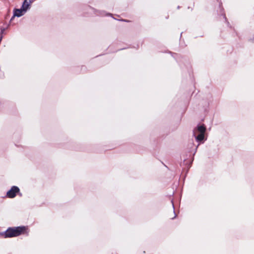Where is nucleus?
I'll return each instance as SVG.
<instances>
[{
    "label": "nucleus",
    "mask_w": 254,
    "mask_h": 254,
    "mask_svg": "<svg viewBox=\"0 0 254 254\" xmlns=\"http://www.w3.org/2000/svg\"><path fill=\"white\" fill-rule=\"evenodd\" d=\"M26 227H18L15 228H8L2 235L4 238H11L18 236L24 233Z\"/></svg>",
    "instance_id": "1"
},
{
    "label": "nucleus",
    "mask_w": 254,
    "mask_h": 254,
    "mask_svg": "<svg viewBox=\"0 0 254 254\" xmlns=\"http://www.w3.org/2000/svg\"><path fill=\"white\" fill-rule=\"evenodd\" d=\"M19 191V189L16 186H13L11 189L7 191V196L9 198H13L16 196V193Z\"/></svg>",
    "instance_id": "2"
},
{
    "label": "nucleus",
    "mask_w": 254,
    "mask_h": 254,
    "mask_svg": "<svg viewBox=\"0 0 254 254\" xmlns=\"http://www.w3.org/2000/svg\"><path fill=\"white\" fill-rule=\"evenodd\" d=\"M26 11L27 10L25 9L24 8H23L22 6L20 9H15L14 10L13 17H20L23 15L26 12Z\"/></svg>",
    "instance_id": "3"
},
{
    "label": "nucleus",
    "mask_w": 254,
    "mask_h": 254,
    "mask_svg": "<svg viewBox=\"0 0 254 254\" xmlns=\"http://www.w3.org/2000/svg\"><path fill=\"white\" fill-rule=\"evenodd\" d=\"M206 130V128L204 125L198 126L197 129L194 130L193 134L194 135L196 134V131L199 132L200 133H204Z\"/></svg>",
    "instance_id": "4"
},
{
    "label": "nucleus",
    "mask_w": 254,
    "mask_h": 254,
    "mask_svg": "<svg viewBox=\"0 0 254 254\" xmlns=\"http://www.w3.org/2000/svg\"><path fill=\"white\" fill-rule=\"evenodd\" d=\"M32 2L33 0H25L22 6L27 10V9L29 8L30 5Z\"/></svg>",
    "instance_id": "5"
},
{
    "label": "nucleus",
    "mask_w": 254,
    "mask_h": 254,
    "mask_svg": "<svg viewBox=\"0 0 254 254\" xmlns=\"http://www.w3.org/2000/svg\"><path fill=\"white\" fill-rule=\"evenodd\" d=\"M204 133H199L197 136L195 137L196 140L198 141H200L203 140L204 137Z\"/></svg>",
    "instance_id": "6"
}]
</instances>
